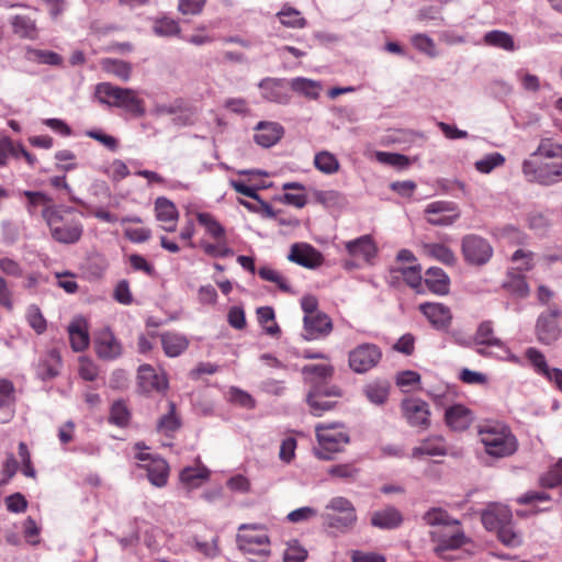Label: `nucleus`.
I'll use <instances>...</instances> for the list:
<instances>
[{
	"instance_id": "nucleus-31",
	"label": "nucleus",
	"mask_w": 562,
	"mask_h": 562,
	"mask_svg": "<svg viewBox=\"0 0 562 562\" xmlns=\"http://www.w3.org/2000/svg\"><path fill=\"white\" fill-rule=\"evenodd\" d=\"M161 346L168 357H178L189 347V340L186 335L167 331L161 334Z\"/></svg>"
},
{
	"instance_id": "nucleus-35",
	"label": "nucleus",
	"mask_w": 562,
	"mask_h": 562,
	"mask_svg": "<svg viewBox=\"0 0 562 562\" xmlns=\"http://www.w3.org/2000/svg\"><path fill=\"white\" fill-rule=\"evenodd\" d=\"M290 89L307 99L316 100L322 92L323 86L317 80L296 77L291 79Z\"/></svg>"
},
{
	"instance_id": "nucleus-40",
	"label": "nucleus",
	"mask_w": 562,
	"mask_h": 562,
	"mask_svg": "<svg viewBox=\"0 0 562 562\" xmlns=\"http://www.w3.org/2000/svg\"><path fill=\"white\" fill-rule=\"evenodd\" d=\"M70 346L74 351L85 350L89 345V335L83 328V324L79 321L70 323L68 326Z\"/></svg>"
},
{
	"instance_id": "nucleus-7",
	"label": "nucleus",
	"mask_w": 562,
	"mask_h": 562,
	"mask_svg": "<svg viewBox=\"0 0 562 562\" xmlns=\"http://www.w3.org/2000/svg\"><path fill=\"white\" fill-rule=\"evenodd\" d=\"M94 95L102 104L120 108L132 114L140 113V100L137 98V93L131 89L101 82L95 86Z\"/></svg>"
},
{
	"instance_id": "nucleus-64",
	"label": "nucleus",
	"mask_w": 562,
	"mask_h": 562,
	"mask_svg": "<svg viewBox=\"0 0 562 562\" xmlns=\"http://www.w3.org/2000/svg\"><path fill=\"white\" fill-rule=\"evenodd\" d=\"M226 397L231 403L245 408H251L255 405L252 396L243 389H229Z\"/></svg>"
},
{
	"instance_id": "nucleus-27",
	"label": "nucleus",
	"mask_w": 562,
	"mask_h": 562,
	"mask_svg": "<svg viewBox=\"0 0 562 562\" xmlns=\"http://www.w3.org/2000/svg\"><path fill=\"white\" fill-rule=\"evenodd\" d=\"M536 334L541 344L551 345L559 339L561 327L558 321L551 319L549 316L539 315L536 324Z\"/></svg>"
},
{
	"instance_id": "nucleus-61",
	"label": "nucleus",
	"mask_w": 562,
	"mask_h": 562,
	"mask_svg": "<svg viewBox=\"0 0 562 562\" xmlns=\"http://www.w3.org/2000/svg\"><path fill=\"white\" fill-rule=\"evenodd\" d=\"M512 260L515 263V267L512 271H517L519 274L521 272L528 271L532 268V252L526 251L524 249H517L513 256Z\"/></svg>"
},
{
	"instance_id": "nucleus-12",
	"label": "nucleus",
	"mask_w": 562,
	"mask_h": 562,
	"mask_svg": "<svg viewBox=\"0 0 562 562\" xmlns=\"http://www.w3.org/2000/svg\"><path fill=\"white\" fill-rule=\"evenodd\" d=\"M261 98L268 102L289 104L291 101L290 82L284 78L266 77L259 81Z\"/></svg>"
},
{
	"instance_id": "nucleus-63",
	"label": "nucleus",
	"mask_w": 562,
	"mask_h": 562,
	"mask_svg": "<svg viewBox=\"0 0 562 562\" xmlns=\"http://www.w3.org/2000/svg\"><path fill=\"white\" fill-rule=\"evenodd\" d=\"M516 79L520 82L521 87L526 91L537 92L540 89L539 77L528 72L525 69H518L515 72Z\"/></svg>"
},
{
	"instance_id": "nucleus-37",
	"label": "nucleus",
	"mask_w": 562,
	"mask_h": 562,
	"mask_svg": "<svg viewBox=\"0 0 562 562\" xmlns=\"http://www.w3.org/2000/svg\"><path fill=\"white\" fill-rule=\"evenodd\" d=\"M483 41L488 46L506 52H515L517 49L514 37L505 31L493 30L486 32L483 36Z\"/></svg>"
},
{
	"instance_id": "nucleus-45",
	"label": "nucleus",
	"mask_w": 562,
	"mask_h": 562,
	"mask_svg": "<svg viewBox=\"0 0 562 562\" xmlns=\"http://www.w3.org/2000/svg\"><path fill=\"white\" fill-rule=\"evenodd\" d=\"M314 166L323 173L333 175L338 171L339 161L334 154L323 150L315 155Z\"/></svg>"
},
{
	"instance_id": "nucleus-23",
	"label": "nucleus",
	"mask_w": 562,
	"mask_h": 562,
	"mask_svg": "<svg viewBox=\"0 0 562 562\" xmlns=\"http://www.w3.org/2000/svg\"><path fill=\"white\" fill-rule=\"evenodd\" d=\"M61 369V357L56 349L47 351L38 361L36 375L44 382L57 376Z\"/></svg>"
},
{
	"instance_id": "nucleus-1",
	"label": "nucleus",
	"mask_w": 562,
	"mask_h": 562,
	"mask_svg": "<svg viewBox=\"0 0 562 562\" xmlns=\"http://www.w3.org/2000/svg\"><path fill=\"white\" fill-rule=\"evenodd\" d=\"M528 182L552 186L562 181V145L552 138H542L537 149L521 164Z\"/></svg>"
},
{
	"instance_id": "nucleus-17",
	"label": "nucleus",
	"mask_w": 562,
	"mask_h": 562,
	"mask_svg": "<svg viewBox=\"0 0 562 562\" xmlns=\"http://www.w3.org/2000/svg\"><path fill=\"white\" fill-rule=\"evenodd\" d=\"M303 323L302 337L308 341L324 338L329 335L333 329L331 319L325 313L314 316H304Z\"/></svg>"
},
{
	"instance_id": "nucleus-49",
	"label": "nucleus",
	"mask_w": 562,
	"mask_h": 562,
	"mask_svg": "<svg viewBox=\"0 0 562 562\" xmlns=\"http://www.w3.org/2000/svg\"><path fill=\"white\" fill-rule=\"evenodd\" d=\"M550 499H551V496L547 492L529 491V492H526L522 495H520L517 498V502L520 504L532 505V506H535L537 512H543V510H547L548 507H541V506H539V504L549 503Z\"/></svg>"
},
{
	"instance_id": "nucleus-22",
	"label": "nucleus",
	"mask_w": 562,
	"mask_h": 562,
	"mask_svg": "<svg viewBox=\"0 0 562 562\" xmlns=\"http://www.w3.org/2000/svg\"><path fill=\"white\" fill-rule=\"evenodd\" d=\"M482 524L488 531H497L505 522L512 519L510 510L506 506L490 505L482 513Z\"/></svg>"
},
{
	"instance_id": "nucleus-10",
	"label": "nucleus",
	"mask_w": 562,
	"mask_h": 562,
	"mask_svg": "<svg viewBox=\"0 0 562 562\" xmlns=\"http://www.w3.org/2000/svg\"><path fill=\"white\" fill-rule=\"evenodd\" d=\"M382 358V351L374 344H361L349 351L348 362L356 373H366L378 366Z\"/></svg>"
},
{
	"instance_id": "nucleus-42",
	"label": "nucleus",
	"mask_w": 562,
	"mask_h": 562,
	"mask_svg": "<svg viewBox=\"0 0 562 562\" xmlns=\"http://www.w3.org/2000/svg\"><path fill=\"white\" fill-rule=\"evenodd\" d=\"M334 369L327 363L307 364L302 369L305 380L310 383L325 382L331 376Z\"/></svg>"
},
{
	"instance_id": "nucleus-53",
	"label": "nucleus",
	"mask_w": 562,
	"mask_h": 562,
	"mask_svg": "<svg viewBox=\"0 0 562 562\" xmlns=\"http://www.w3.org/2000/svg\"><path fill=\"white\" fill-rule=\"evenodd\" d=\"M375 158L379 162L392 166L398 169L407 168L409 159L405 155L389 151H376Z\"/></svg>"
},
{
	"instance_id": "nucleus-15",
	"label": "nucleus",
	"mask_w": 562,
	"mask_h": 562,
	"mask_svg": "<svg viewBox=\"0 0 562 562\" xmlns=\"http://www.w3.org/2000/svg\"><path fill=\"white\" fill-rule=\"evenodd\" d=\"M403 414L412 427L426 429L430 425L428 405L419 398H407L402 403Z\"/></svg>"
},
{
	"instance_id": "nucleus-4",
	"label": "nucleus",
	"mask_w": 562,
	"mask_h": 562,
	"mask_svg": "<svg viewBox=\"0 0 562 562\" xmlns=\"http://www.w3.org/2000/svg\"><path fill=\"white\" fill-rule=\"evenodd\" d=\"M236 544L252 562H266L271 555L270 537L261 524L239 525Z\"/></svg>"
},
{
	"instance_id": "nucleus-48",
	"label": "nucleus",
	"mask_w": 562,
	"mask_h": 562,
	"mask_svg": "<svg viewBox=\"0 0 562 562\" xmlns=\"http://www.w3.org/2000/svg\"><path fill=\"white\" fill-rule=\"evenodd\" d=\"M504 164L505 157L501 153H491L475 161V169L479 172L486 175Z\"/></svg>"
},
{
	"instance_id": "nucleus-16",
	"label": "nucleus",
	"mask_w": 562,
	"mask_h": 562,
	"mask_svg": "<svg viewBox=\"0 0 562 562\" xmlns=\"http://www.w3.org/2000/svg\"><path fill=\"white\" fill-rule=\"evenodd\" d=\"M342 395L340 389H311L306 401L314 415L321 416L324 412L331 409L336 401L334 398Z\"/></svg>"
},
{
	"instance_id": "nucleus-11",
	"label": "nucleus",
	"mask_w": 562,
	"mask_h": 562,
	"mask_svg": "<svg viewBox=\"0 0 562 562\" xmlns=\"http://www.w3.org/2000/svg\"><path fill=\"white\" fill-rule=\"evenodd\" d=\"M424 214L428 224L441 227L453 225L461 215L457 203L445 200L427 204Z\"/></svg>"
},
{
	"instance_id": "nucleus-46",
	"label": "nucleus",
	"mask_w": 562,
	"mask_h": 562,
	"mask_svg": "<svg viewBox=\"0 0 562 562\" xmlns=\"http://www.w3.org/2000/svg\"><path fill=\"white\" fill-rule=\"evenodd\" d=\"M278 18L282 25L293 29H303L306 26V20L301 15V12L294 8L285 7L279 13Z\"/></svg>"
},
{
	"instance_id": "nucleus-32",
	"label": "nucleus",
	"mask_w": 562,
	"mask_h": 562,
	"mask_svg": "<svg viewBox=\"0 0 562 562\" xmlns=\"http://www.w3.org/2000/svg\"><path fill=\"white\" fill-rule=\"evenodd\" d=\"M147 471L148 481L156 487H162L167 484L169 477V465L161 458L151 459L144 465Z\"/></svg>"
},
{
	"instance_id": "nucleus-39",
	"label": "nucleus",
	"mask_w": 562,
	"mask_h": 562,
	"mask_svg": "<svg viewBox=\"0 0 562 562\" xmlns=\"http://www.w3.org/2000/svg\"><path fill=\"white\" fill-rule=\"evenodd\" d=\"M101 69L116 78L126 81L131 76V66L128 63L115 58H102L100 60Z\"/></svg>"
},
{
	"instance_id": "nucleus-21",
	"label": "nucleus",
	"mask_w": 562,
	"mask_h": 562,
	"mask_svg": "<svg viewBox=\"0 0 562 562\" xmlns=\"http://www.w3.org/2000/svg\"><path fill=\"white\" fill-rule=\"evenodd\" d=\"M155 213L162 229L173 232L177 227L178 211L176 205L166 198H158L155 202Z\"/></svg>"
},
{
	"instance_id": "nucleus-33",
	"label": "nucleus",
	"mask_w": 562,
	"mask_h": 562,
	"mask_svg": "<svg viewBox=\"0 0 562 562\" xmlns=\"http://www.w3.org/2000/svg\"><path fill=\"white\" fill-rule=\"evenodd\" d=\"M447 453V446L441 436H432L426 438L419 446L412 450L413 458H420L423 456H445Z\"/></svg>"
},
{
	"instance_id": "nucleus-43",
	"label": "nucleus",
	"mask_w": 562,
	"mask_h": 562,
	"mask_svg": "<svg viewBox=\"0 0 562 562\" xmlns=\"http://www.w3.org/2000/svg\"><path fill=\"white\" fill-rule=\"evenodd\" d=\"M196 220L212 238L216 240L225 239V228L211 213L199 212Z\"/></svg>"
},
{
	"instance_id": "nucleus-44",
	"label": "nucleus",
	"mask_w": 562,
	"mask_h": 562,
	"mask_svg": "<svg viewBox=\"0 0 562 562\" xmlns=\"http://www.w3.org/2000/svg\"><path fill=\"white\" fill-rule=\"evenodd\" d=\"M26 58L43 65L59 66L63 64V57L59 54L45 49L29 48Z\"/></svg>"
},
{
	"instance_id": "nucleus-13",
	"label": "nucleus",
	"mask_w": 562,
	"mask_h": 562,
	"mask_svg": "<svg viewBox=\"0 0 562 562\" xmlns=\"http://www.w3.org/2000/svg\"><path fill=\"white\" fill-rule=\"evenodd\" d=\"M157 113L172 115V122L176 126L193 125L198 117V110L191 103L176 99L170 104L159 105Z\"/></svg>"
},
{
	"instance_id": "nucleus-6",
	"label": "nucleus",
	"mask_w": 562,
	"mask_h": 562,
	"mask_svg": "<svg viewBox=\"0 0 562 562\" xmlns=\"http://www.w3.org/2000/svg\"><path fill=\"white\" fill-rule=\"evenodd\" d=\"M319 447L314 448L315 456L321 460H331L333 454L342 450L349 441V435L342 425L318 424L315 427Z\"/></svg>"
},
{
	"instance_id": "nucleus-58",
	"label": "nucleus",
	"mask_w": 562,
	"mask_h": 562,
	"mask_svg": "<svg viewBox=\"0 0 562 562\" xmlns=\"http://www.w3.org/2000/svg\"><path fill=\"white\" fill-rule=\"evenodd\" d=\"M526 358L539 374L544 375L550 369L544 355L537 348L529 347L526 350Z\"/></svg>"
},
{
	"instance_id": "nucleus-51",
	"label": "nucleus",
	"mask_w": 562,
	"mask_h": 562,
	"mask_svg": "<svg viewBox=\"0 0 562 562\" xmlns=\"http://www.w3.org/2000/svg\"><path fill=\"white\" fill-rule=\"evenodd\" d=\"M85 135L99 142L108 150L115 153L117 151L120 144L119 139L110 134H106L100 128L87 130Z\"/></svg>"
},
{
	"instance_id": "nucleus-59",
	"label": "nucleus",
	"mask_w": 562,
	"mask_h": 562,
	"mask_svg": "<svg viewBox=\"0 0 562 562\" xmlns=\"http://www.w3.org/2000/svg\"><path fill=\"white\" fill-rule=\"evenodd\" d=\"M54 158L58 162H61L57 165V169L59 170L69 172L78 168V164L76 162L77 156L69 149H61L56 151Z\"/></svg>"
},
{
	"instance_id": "nucleus-24",
	"label": "nucleus",
	"mask_w": 562,
	"mask_h": 562,
	"mask_svg": "<svg viewBox=\"0 0 562 562\" xmlns=\"http://www.w3.org/2000/svg\"><path fill=\"white\" fill-rule=\"evenodd\" d=\"M166 412L157 420L156 429L160 435L173 437L181 427V419L177 414L176 404L168 401L166 403Z\"/></svg>"
},
{
	"instance_id": "nucleus-30",
	"label": "nucleus",
	"mask_w": 562,
	"mask_h": 562,
	"mask_svg": "<svg viewBox=\"0 0 562 562\" xmlns=\"http://www.w3.org/2000/svg\"><path fill=\"white\" fill-rule=\"evenodd\" d=\"M422 251L426 257L437 260L446 266L452 267L457 263V257L454 252L443 244L424 243L422 244Z\"/></svg>"
},
{
	"instance_id": "nucleus-26",
	"label": "nucleus",
	"mask_w": 562,
	"mask_h": 562,
	"mask_svg": "<svg viewBox=\"0 0 562 562\" xmlns=\"http://www.w3.org/2000/svg\"><path fill=\"white\" fill-rule=\"evenodd\" d=\"M403 522L401 512L393 507L387 506L381 510H376L371 516L372 526L380 529H395Z\"/></svg>"
},
{
	"instance_id": "nucleus-25",
	"label": "nucleus",
	"mask_w": 562,
	"mask_h": 562,
	"mask_svg": "<svg viewBox=\"0 0 562 562\" xmlns=\"http://www.w3.org/2000/svg\"><path fill=\"white\" fill-rule=\"evenodd\" d=\"M447 425L453 430H465L474 419L473 413L461 404L452 405L446 409Z\"/></svg>"
},
{
	"instance_id": "nucleus-50",
	"label": "nucleus",
	"mask_w": 562,
	"mask_h": 562,
	"mask_svg": "<svg viewBox=\"0 0 562 562\" xmlns=\"http://www.w3.org/2000/svg\"><path fill=\"white\" fill-rule=\"evenodd\" d=\"M154 33L158 36L170 37L180 34L179 23L170 18H161L155 21Z\"/></svg>"
},
{
	"instance_id": "nucleus-34",
	"label": "nucleus",
	"mask_w": 562,
	"mask_h": 562,
	"mask_svg": "<svg viewBox=\"0 0 562 562\" xmlns=\"http://www.w3.org/2000/svg\"><path fill=\"white\" fill-rule=\"evenodd\" d=\"M95 351L100 358L114 359L121 353V346L112 333L103 331L95 339Z\"/></svg>"
},
{
	"instance_id": "nucleus-36",
	"label": "nucleus",
	"mask_w": 562,
	"mask_h": 562,
	"mask_svg": "<svg viewBox=\"0 0 562 562\" xmlns=\"http://www.w3.org/2000/svg\"><path fill=\"white\" fill-rule=\"evenodd\" d=\"M10 24L13 33L21 38L35 40L37 37L36 22L29 15L16 14L11 18Z\"/></svg>"
},
{
	"instance_id": "nucleus-41",
	"label": "nucleus",
	"mask_w": 562,
	"mask_h": 562,
	"mask_svg": "<svg viewBox=\"0 0 562 562\" xmlns=\"http://www.w3.org/2000/svg\"><path fill=\"white\" fill-rule=\"evenodd\" d=\"M26 199V212L33 216L37 213V207L45 209L47 205H55L53 199L42 191L25 190L21 193Z\"/></svg>"
},
{
	"instance_id": "nucleus-47",
	"label": "nucleus",
	"mask_w": 562,
	"mask_h": 562,
	"mask_svg": "<svg viewBox=\"0 0 562 562\" xmlns=\"http://www.w3.org/2000/svg\"><path fill=\"white\" fill-rule=\"evenodd\" d=\"M308 557L307 550L295 539L286 542L283 552V562H305Z\"/></svg>"
},
{
	"instance_id": "nucleus-18",
	"label": "nucleus",
	"mask_w": 562,
	"mask_h": 562,
	"mask_svg": "<svg viewBox=\"0 0 562 562\" xmlns=\"http://www.w3.org/2000/svg\"><path fill=\"white\" fill-rule=\"evenodd\" d=\"M419 311L436 329H446L451 323L450 308L442 303L426 302L419 305Z\"/></svg>"
},
{
	"instance_id": "nucleus-28",
	"label": "nucleus",
	"mask_w": 562,
	"mask_h": 562,
	"mask_svg": "<svg viewBox=\"0 0 562 562\" xmlns=\"http://www.w3.org/2000/svg\"><path fill=\"white\" fill-rule=\"evenodd\" d=\"M425 283L428 290L435 294L445 295L449 292L450 279L441 268H428L425 272Z\"/></svg>"
},
{
	"instance_id": "nucleus-57",
	"label": "nucleus",
	"mask_w": 562,
	"mask_h": 562,
	"mask_svg": "<svg viewBox=\"0 0 562 562\" xmlns=\"http://www.w3.org/2000/svg\"><path fill=\"white\" fill-rule=\"evenodd\" d=\"M26 319L32 329H34L37 334H43L47 328L46 319L44 318L37 305L33 304L29 306Z\"/></svg>"
},
{
	"instance_id": "nucleus-54",
	"label": "nucleus",
	"mask_w": 562,
	"mask_h": 562,
	"mask_svg": "<svg viewBox=\"0 0 562 562\" xmlns=\"http://www.w3.org/2000/svg\"><path fill=\"white\" fill-rule=\"evenodd\" d=\"M130 420V412L122 401H116L112 404L109 422L119 427H124Z\"/></svg>"
},
{
	"instance_id": "nucleus-52",
	"label": "nucleus",
	"mask_w": 562,
	"mask_h": 562,
	"mask_svg": "<svg viewBox=\"0 0 562 562\" xmlns=\"http://www.w3.org/2000/svg\"><path fill=\"white\" fill-rule=\"evenodd\" d=\"M15 389H0V411L3 416L0 417L2 423H7L13 415V407L15 402Z\"/></svg>"
},
{
	"instance_id": "nucleus-2",
	"label": "nucleus",
	"mask_w": 562,
	"mask_h": 562,
	"mask_svg": "<svg viewBox=\"0 0 562 562\" xmlns=\"http://www.w3.org/2000/svg\"><path fill=\"white\" fill-rule=\"evenodd\" d=\"M52 238L64 245H72L80 240L83 234V224L78 212L66 205H47L42 210Z\"/></svg>"
},
{
	"instance_id": "nucleus-55",
	"label": "nucleus",
	"mask_w": 562,
	"mask_h": 562,
	"mask_svg": "<svg viewBox=\"0 0 562 562\" xmlns=\"http://www.w3.org/2000/svg\"><path fill=\"white\" fill-rule=\"evenodd\" d=\"M258 276L265 281L276 283L283 292H290L291 290L286 279L279 271L272 268L261 267L258 270Z\"/></svg>"
},
{
	"instance_id": "nucleus-20",
	"label": "nucleus",
	"mask_w": 562,
	"mask_h": 562,
	"mask_svg": "<svg viewBox=\"0 0 562 562\" xmlns=\"http://www.w3.org/2000/svg\"><path fill=\"white\" fill-rule=\"evenodd\" d=\"M347 252L352 257H360L370 263L376 256L378 248L370 235H362L345 244Z\"/></svg>"
},
{
	"instance_id": "nucleus-62",
	"label": "nucleus",
	"mask_w": 562,
	"mask_h": 562,
	"mask_svg": "<svg viewBox=\"0 0 562 562\" xmlns=\"http://www.w3.org/2000/svg\"><path fill=\"white\" fill-rule=\"evenodd\" d=\"M496 532L499 541L505 546L515 548L521 542L520 536L514 530L510 521L505 522Z\"/></svg>"
},
{
	"instance_id": "nucleus-3",
	"label": "nucleus",
	"mask_w": 562,
	"mask_h": 562,
	"mask_svg": "<svg viewBox=\"0 0 562 562\" xmlns=\"http://www.w3.org/2000/svg\"><path fill=\"white\" fill-rule=\"evenodd\" d=\"M423 520L430 527H442L450 533L431 531L430 536L437 542L435 552L442 559H450L447 552L462 547L467 542V537L461 528V524L441 507H431L424 515Z\"/></svg>"
},
{
	"instance_id": "nucleus-38",
	"label": "nucleus",
	"mask_w": 562,
	"mask_h": 562,
	"mask_svg": "<svg viewBox=\"0 0 562 562\" xmlns=\"http://www.w3.org/2000/svg\"><path fill=\"white\" fill-rule=\"evenodd\" d=\"M322 519L329 528L338 530L340 532H345L351 529L357 522V514L350 513L342 515H333L329 513H323Z\"/></svg>"
},
{
	"instance_id": "nucleus-5",
	"label": "nucleus",
	"mask_w": 562,
	"mask_h": 562,
	"mask_svg": "<svg viewBox=\"0 0 562 562\" xmlns=\"http://www.w3.org/2000/svg\"><path fill=\"white\" fill-rule=\"evenodd\" d=\"M477 435L484 445L487 454L495 458H505L517 449V440L508 427L501 423L488 422L480 425Z\"/></svg>"
},
{
	"instance_id": "nucleus-29",
	"label": "nucleus",
	"mask_w": 562,
	"mask_h": 562,
	"mask_svg": "<svg viewBox=\"0 0 562 562\" xmlns=\"http://www.w3.org/2000/svg\"><path fill=\"white\" fill-rule=\"evenodd\" d=\"M210 470L200 464L196 467H186L179 474L181 484L188 490L200 487L210 477Z\"/></svg>"
},
{
	"instance_id": "nucleus-8",
	"label": "nucleus",
	"mask_w": 562,
	"mask_h": 562,
	"mask_svg": "<svg viewBox=\"0 0 562 562\" xmlns=\"http://www.w3.org/2000/svg\"><path fill=\"white\" fill-rule=\"evenodd\" d=\"M474 341L479 346L477 352L482 356H491L514 363L519 362V359L510 351L506 344L495 337L493 324L490 321L482 322L479 325Z\"/></svg>"
},
{
	"instance_id": "nucleus-60",
	"label": "nucleus",
	"mask_w": 562,
	"mask_h": 562,
	"mask_svg": "<svg viewBox=\"0 0 562 562\" xmlns=\"http://www.w3.org/2000/svg\"><path fill=\"white\" fill-rule=\"evenodd\" d=\"M542 487H555L562 484V459L540 477Z\"/></svg>"
},
{
	"instance_id": "nucleus-14",
	"label": "nucleus",
	"mask_w": 562,
	"mask_h": 562,
	"mask_svg": "<svg viewBox=\"0 0 562 562\" xmlns=\"http://www.w3.org/2000/svg\"><path fill=\"white\" fill-rule=\"evenodd\" d=\"M288 259L307 269H316L324 261L322 252L306 243L293 244L288 255Z\"/></svg>"
},
{
	"instance_id": "nucleus-56",
	"label": "nucleus",
	"mask_w": 562,
	"mask_h": 562,
	"mask_svg": "<svg viewBox=\"0 0 562 562\" xmlns=\"http://www.w3.org/2000/svg\"><path fill=\"white\" fill-rule=\"evenodd\" d=\"M411 42L417 50L429 57H436L438 55L434 40L426 34H415L412 36Z\"/></svg>"
},
{
	"instance_id": "nucleus-19",
	"label": "nucleus",
	"mask_w": 562,
	"mask_h": 562,
	"mask_svg": "<svg viewBox=\"0 0 562 562\" xmlns=\"http://www.w3.org/2000/svg\"><path fill=\"white\" fill-rule=\"evenodd\" d=\"M254 140L261 147L269 148L277 144L282 135L283 127L277 122H259L256 125Z\"/></svg>"
},
{
	"instance_id": "nucleus-9",
	"label": "nucleus",
	"mask_w": 562,
	"mask_h": 562,
	"mask_svg": "<svg viewBox=\"0 0 562 562\" xmlns=\"http://www.w3.org/2000/svg\"><path fill=\"white\" fill-rule=\"evenodd\" d=\"M461 252L467 263L483 266L493 256V248L488 240L476 234H468L461 239Z\"/></svg>"
}]
</instances>
